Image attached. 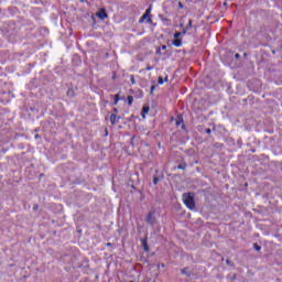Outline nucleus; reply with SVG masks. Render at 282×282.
Listing matches in <instances>:
<instances>
[{
	"mask_svg": "<svg viewBox=\"0 0 282 282\" xmlns=\"http://www.w3.org/2000/svg\"><path fill=\"white\" fill-rule=\"evenodd\" d=\"M188 28H193V20H189V21H188V24H187V26H186V30H188Z\"/></svg>",
	"mask_w": 282,
	"mask_h": 282,
	"instance_id": "ddd939ff",
	"label": "nucleus"
},
{
	"mask_svg": "<svg viewBox=\"0 0 282 282\" xmlns=\"http://www.w3.org/2000/svg\"><path fill=\"white\" fill-rule=\"evenodd\" d=\"M254 250H257V252H259V250H261V246H259V245H254Z\"/></svg>",
	"mask_w": 282,
	"mask_h": 282,
	"instance_id": "aec40b11",
	"label": "nucleus"
},
{
	"mask_svg": "<svg viewBox=\"0 0 282 282\" xmlns=\"http://www.w3.org/2000/svg\"><path fill=\"white\" fill-rule=\"evenodd\" d=\"M181 272H182V274H185V276H191V274H193L191 272V269H188V268L181 269Z\"/></svg>",
	"mask_w": 282,
	"mask_h": 282,
	"instance_id": "0eeeda50",
	"label": "nucleus"
},
{
	"mask_svg": "<svg viewBox=\"0 0 282 282\" xmlns=\"http://www.w3.org/2000/svg\"><path fill=\"white\" fill-rule=\"evenodd\" d=\"M116 113H118V109L115 108Z\"/></svg>",
	"mask_w": 282,
	"mask_h": 282,
	"instance_id": "c85d7f7f",
	"label": "nucleus"
},
{
	"mask_svg": "<svg viewBox=\"0 0 282 282\" xmlns=\"http://www.w3.org/2000/svg\"><path fill=\"white\" fill-rule=\"evenodd\" d=\"M178 169H181L182 171H184L186 169V164H180Z\"/></svg>",
	"mask_w": 282,
	"mask_h": 282,
	"instance_id": "a211bd4d",
	"label": "nucleus"
},
{
	"mask_svg": "<svg viewBox=\"0 0 282 282\" xmlns=\"http://www.w3.org/2000/svg\"><path fill=\"white\" fill-rule=\"evenodd\" d=\"M235 56H236V58H240L241 55H239V53H237Z\"/></svg>",
	"mask_w": 282,
	"mask_h": 282,
	"instance_id": "b1692460",
	"label": "nucleus"
},
{
	"mask_svg": "<svg viewBox=\"0 0 282 282\" xmlns=\"http://www.w3.org/2000/svg\"><path fill=\"white\" fill-rule=\"evenodd\" d=\"M35 140H39V134L35 135Z\"/></svg>",
	"mask_w": 282,
	"mask_h": 282,
	"instance_id": "cd10ccee",
	"label": "nucleus"
},
{
	"mask_svg": "<svg viewBox=\"0 0 282 282\" xmlns=\"http://www.w3.org/2000/svg\"><path fill=\"white\" fill-rule=\"evenodd\" d=\"M147 282H149V281H147Z\"/></svg>",
	"mask_w": 282,
	"mask_h": 282,
	"instance_id": "473e14b6",
	"label": "nucleus"
},
{
	"mask_svg": "<svg viewBox=\"0 0 282 282\" xmlns=\"http://www.w3.org/2000/svg\"><path fill=\"white\" fill-rule=\"evenodd\" d=\"M141 246L145 252H149V245L147 243V238L141 239Z\"/></svg>",
	"mask_w": 282,
	"mask_h": 282,
	"instance_id": "423d86ee",
	"label": "nucleus"
},
{
	"mask_svg": "<svg viewBox=\"0 0 282 282\" xmlns=\"http://www.w3.org/2000/svg\"><path fill=\"white\" fill-rule=\"evenodd\" d=\"M150 109L151 108L149 106H143L142 111H141L142 118H147V115L149 113Z\"/></svg>",
	"mask_w": 282,
	"mask_h": 282,
	"instance_id": "39448f33",
	"label": "nucleus"
},
{
	"mask_svg": "<svg viewBox=\"0 0 282 282\" xmlns=\"http://www.w3.org/2000/svg\"><path fill=\"white\" fill-rule=\"evenodd\" d=\"M144 21H147V23H151V9H147L145 13L140 18L139 23H144Z\"/></svg>",
	"mask_w": 282,
	"mask_h": 282,
	"instance_id": "f03ea898",
	"label": "nucleus"
},
{
	"mask_svg": "<svg viewBox=\"0 0 282 282\" xmlns=\"http://www.w3.org/2000/svg\"><path fill=\"white\" fill-rule=\"evenodd\" d=\"M158 182H160V178H158V176L153 177V184H158Z\"/></svg>",
	"mask_w": 282,
	"mask_h": 282,
	"instance_id": "6ab92c4d",
	"label": "nucleus"
},
{
	"mask_svg": "<svg viewBox=\"0 0 282 282\" xmlns=\"http://www.w3.org/2000/svg\"><path fill=\"white\" fill-rule=\"evenodd\" d=\"M155 215L154 212H150L147 217V223L150 224V226H155Z\"/></svg>",
	"mask_w": 282,
	"mask_h": 282,
	"instance_id": "7ed1b4c3",
	"label": "nucleus"
},
{
	"mask_svg": "<svg viewBox=\"0 0 282 282\" xmlns=\"http://www.w3.org/2000/svg\"><path fill=\"white\" fill-rule=\"evenodd\" d=\"M96 17H98V19H101V21H105V19H107L109 15L107 14V11L105 9H100L96 13Z\"/></svg>",
	"mask_w": 282,
	"mask_h": 282,
	"instance_id": "20e7f679",
	"label": "nucleus"
},
{
	"mask_svg": "<svg viewBox=\"0 0 282 282\" xmlns=\"http://www.w3.org/2000/svg\"><path fill=\"white\" fill-rule=\"evenodd\" d=\"M182 122H184V120H182L181 118H178V119L176 120V127H180V124H181Z\"/></svg>",
	"mask_w": 282,
	"mask_h": 282,
	"instance_id": "2eb2a0df",
	"label": "nucleus"
},
{
	"mask_svg": "<svg viewBox=\"0 0 282 282\" xmlns=\"http://www.w3.org/2000/svg\"><path fill=\"white\" fill-rule=\"evenodd\" d=\"M183 202L189 210L195 209V196L193 194H183Z\"/></svg>",
	"mask_w": 282,
	"mask_h": 282,
	"instance_id": "f257e3e1",
	"label": "nucleus"
},
{
	"mask_svg": "<svg viewBox=\"0 0 282 282\" xmlns=\"http://www.w3.org/2000/svg\"><path fill=\"white\" fill-rule=\"evenodd\" d=\"M130 80H131L132 85H135V77L133 75H131Z\"/></svg>",
	"mask_w": 282,
	"mask_h": 282,
	"instance_id": "dca6fc26",
	"label": "nucleus"
},
{
	"mask_svg": "<svg viewBox=\"0 0 282 282\" xmlns=\"http://www.w3.org/2000/svg\"><path fill=\"white\" fill-rule=\"evenodd\" d=\"M118 117L116 116V115H111L110 116V122H111V124H115L116 123V119H117Z\"/></svg>",
	"mask_w": 282,
	"mask_h": 282,
	"instance_id": "1a4fd4ad",
	"label": "nucleus"
},
{
	"mask_svg": "<svg viewBox=\"0 0 282 282\" xmlns=\"http://www.w3.org/2000/svg\"><path fill=\"white\" fill-rule=\"evenodd\" d=\"M119 100H120V96L119 95H115V105H118Z\"/></svg>",
	"mask_w": 282,
	"mask_h": 282,
	"instance_id": "9b49d317",
	"label": "nucleus"
},
{
	"mask_svg": "<svg viewBox=\"0 0 282 282\" xmlns=\"http://www.w3.org/2000/svg\"><path fill=\"white\" fill-rule=\"evenodd\" d=\"M161 50H166V45H162Z\"/></svg>",
	"mask_w": 282,
	"mask_h": 282,
	"instance_id": "393cba45",
	"label": "nucleus"
},
{
	"mask_svg": "<svg viewBox=\"0 0 282 282\" xmlns=\"http://www.w3.org/2000/svg\"><path fill=\"white\" fill-rule=\"evenodd\" d=\"M151 69H153L152 66H147V70H148V72H151Z\"/></svg>",
	"mask_w": 282,
	"mask_h": 282,
	"instance_id": "4be33fe9",
	"label": "nucleus"
},
{
	"mask_svg": "<svg viewBox=\"0 0 282 282\" xmlns=\"http://www.w3.org/2000/svg\"><path fill=\"white\" fill-rule=\"evenodd\" d=\"M155 87H156L155 85H152V86H151V90H150V95H151V96H153V91H155Z\"/></svg>",
	"mask_w": 282,
	"mask_h": 282,
	"instance_id": "f8f14e48",
	"label": "nucleus"
},
{
	"mask_svg": "<svg viewBox=\"0 0 282 282\" xmlns=\"http://www.w3.org/2000/svg\"><path fill=\"white\" fill-rule=\"evenodd\" d=\"M205 133H208V134H210V133H212V130H210V128H207V129L205 130Z\"/></svg>",
	"mask_w": 282,
	"mask_h": 282,
	"instance_id": "412c9836",
	"label": "nucleus"
},
{
	"mask_svg": "<svg viewBox=\"0 0 282 282\" xmlns=\"http://www.w3.org/2000/svg\"><path fill=\"white\" fill-rule=\"evenodd\" d=\"M178 7L182 9V8H184V4H182V2H180Z\"/></svg>",
	"mask_w": 282,
	"mask_h": 282,
	"instance_id": "5701e85b",
	"label": "nucleus"
},
{
	"mask_svg": "<svg viewBox=\"0 0 282 282\" xmlns=\"http://www.w3.org/2000/svg\"><path fill=\"white\" fill-rule=\"evenodd\" d=\"M172 44H174L175 47H182V40L181 39H174Z\"/></svg>",
	"mask_w": 282,
	"mask_h": 282,
	"instance_id": "6e6552de",
	"label": "nucleus"
},
{
	"mask_svg": "<svg viewBox=\"0 0 282 282\" xmlns=\"http://www.w3.org/2000/svg\"><path fill=\"white\" fill-rule=\"evenodd\" d=\"M164 82H165V83H169V77H165Z\"/></svg>",
	"mask_w": 282,
	"mask_h": 282,
	"instance_id": "a878e982",
	"label": "nucleus"
},
{
	"mask_svg": "<svg viewBox=\"0 0 282 282\" xmlns=\"http://www.w3.org/2000/svg\"><path fill=\"white\" fill-rule=\"evenodd\" d=\"M182 36V33L181 32H176L175 34H174V39H180Z\"/></svg>",
	"mask_w": 282,
	"mask_h": 282,
	"instance_id": "4468645a",
	"label": "nucleus"
},
{
	"mask_svg": "<svg viewBox=\"0 0 282 282\" xmlns=\"http://www.w3.org/2000/svg\"><path fill=\"white\" fill-rule=\"evenodd\" d=\"M128 105L131 107L133 105V96H128Z\"/></svg>",
	"mask_w": 282,
	"mask_h": 282,
	"instance_id": "9d476101",
	"label": "nucleus"
},
{
	"mask_svg": "<svg viewBox=\"0 0 282 282\" xmlns=\"http://www.w3.org/2000/svg\"><path fill=\"white\" fill-rule=\"evenodd\" d=\"M182 129H184V124L182 126Z\"/></svg>",
	"mask_w": 282,
	"mask_h": 282,
	"instance_id": "2f4dec72",
	"label": "nucleus"
},
{
	"mask_svg": "<svg viewBox=\"0 0 282 282\" xmlns=\"http://www.w3.org/2000/svg\"><path fill=\"white\" fill-rule=\"evenodd\" d=\"M186 30H188V29H184V30H183V34H186Z\"/></svg>",
	"mask_w": 282,
	"mask_h": 282,
	"instance_id": "bb28decb",
	"label": "nucleus"
},
{
	"mask_svg": "<svg viewBox=\"0 0 282 282\" xmlns=\"http://www.w3.org/2000/svg\"><path fill=\"white\" fill-rule=\"evenodd\" d=\"M107 246H111V243L108 242Z\"/></svg>",
	"mask_w": 282,
	"mask_h": 282,
	"instance_id": "c756f323",
	"label": "nucleus"
},
{
	"mask_svg": "<svg viewBox=\"0 0 282 282\" xmlns=\"http://www.w3.org/2000/svg\"><path fill=\"white\" fill-rule=\"evenodd\" d=\"M158 83H159L160 85H164V78H162V77H159V80H158Z\"/></svg>",
	"mask_w": 282,
	"mask_h": 282,
	"instance_id": "f3484780",
	"label": "nucleus"
},
{
	"mask_svg": "<svg viewBox=\"0 0 282 282\" xmlns=\"http://www.w3.org/2000/svg\"><path fill=\"white\" fill-rule=\"evenodd\" d=\"M227 263H230V261H229V260H227Z\"/></svg>",
	"mask_w": 282,
	"mask_h": 282,
	"instance_id": "7c9ffc66",
	"label": "nucleus"
}]
</instances>
